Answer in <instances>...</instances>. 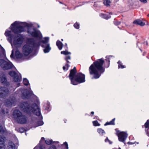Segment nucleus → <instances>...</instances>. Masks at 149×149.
<instances>
[{"instance_id": "1", "label": "nucleus", "mask_w": 149, "mask_h": 149, "mask_svg": "<svg viewBox=\"0 0 149 149\" xmlns=\"http://www.w3.org/2000/svg\"><path fill=\"white\" fill-rule=\"evenodd\" d=\"M19 23L18 22L16 21L13 24H12L11 26V31H6L5 35L6 36L9 37V39L10 40L13 38H14L13 41V44L14 46L16 47H20L23 41V38L22 36L19 34L17 35L12 34V33L15 34H18L20 33L25 31L24 27L21 26L17 25Z\"/></svg>"}, {"instance_id": "2", "label": "nucleus", "mask_w": 149, "mask_h": 149, "mask_svg": "<svg viewBox=\"0 0 149 149\" xmlns=\"http://www.w3.org/2000/svg\"><path fill=\"white\" fill-rule=\"evenodd\" d=\"M104 62V61L101 58L95 61L90 67L89 71L90 74H94L92 79L99 78L101 73L104 71V68L102 66Z\"/></svg>"}, {"instance_id": "3", "label": "nucleus", "mask_w": 149, "mask_h": 149, "mask_svg": "<svg viewBox=\"0 0 149 149\" xmlns=\"http://www.w3.org/2000/svg\"><path fill=\"white\" fill-rule=\"evenodd\" d=\"M21 109L29 115L33 113L37 116L41 115L39 107L35 103L29 104L26 102H23L20 104Z\"/></svg>"}, {"instance_id": "4", "label": "nucleus", "mask_w": 149, "mask_h": 149, "mask_svg": "<svg viewBox=\"0 0 149 149\" xmlns=\"http://www.w3.org/2000/svg\"><path fill=\"white\" fill-rule=\"evenodd\" d=\"M29 45H26L23 47V52L25 56H28L32 52L33 48H36L39 45V43H36L33 40L31 39Z\"/></svg>"}, {"instance_id": "5", "label": "nucleus", "mask_w": 149, "mask_h": 149, "mask_svg": "<svg viewBox=\"0 0 149 149\" xmlns=\"http://www.w3.org/2000/svg\"><path fill=\"white\" fill-rule=\"evenodd\" d=\"M13 118L18 123L21 124L26 123L27 121V118L24 115L18 110H15L13 114Z\"/></svg>"}, {"instance_id": "6", "label": "nucleus", "mask_w": 149, "mask_h": 149, "mask_svg": "<svg viewBox=\"0 0 149 149\" xmlns=\"http://www.w3.org/2000/svg\"><path fill=\"white\" fill-rule=\"evenodd\" d=\"M85 75L81 73H79L76 74H75L74 78H73V83L72 82L71 83L74 85H77V82L79 83H81L84 82Z\"/></svg>"}, {"instance_id": "7", "label": "nucleus", "mask_w": 149, "mask_h": 149, "mask_svg": "<svg viewBox=\"0 0 149 149\" xmlns=\"http://www.w3.org/2000/svg\"><path fill=\"white\" fill-rule=\"evenodd\" d=\"M0 65L3 69L7 70L11 68L13 65L10 62H7L3 59H0Z\"/></svg>"}, {"instance_id": "8", "label": "nucleus", "mask_w": 149, "mask_h": 149, "mask_svg": "<svg viewBox=\"0 0 149 149\" xmlns=\"http://www.w3.org/2000/svg\"><path fill=\"white\" fill-rule=\"evenodd\" d=\"M28 33L31 34L33 37H39L40 34L39 31L36 30V29L33 28H29L27 31Z\"/></svg>"}, {"instance_id": "9", "label": "nucleus", "mask_w": 149, "mask_h": 149, "mask_svg": "<svg viewBox=\"0 0 149 149\" xmlns=\"http://www.w3.org/2000/svg\"><path fill=\"white\" fill-rule=\"evenodd\" d=\"M9 91L5 87L0 86V97L4 98L7 97Z\"/></svg>"}, {"instance_id": "10", "label": "nucleus", "mask_w": 149, "mask_h": 149, "mask_svg": "<svg viewBox=\"0 0 149 149\" xmlns=\"http://www.w3.org/2000/svg\"><path fill=\"white\" fill-rule=\"evenodd\" d=\"M118 136L119 140L120 141L124 142L127 136V134L124 132H121L119 133Z\"/></svg>"}, {"instance_id": "11", "label": "nucleus", "mask_w": 149, "mask_h": 149, "mask_svg": "<svg viewBox=\"0 0 149 149\" xmlns=\"http://www.w3.org/2000/svg\"><path fill=\"white\" fill-rule=\"evenodd\" d=\"M1 83L4 85L8 86L10 85V83L7 81L6 77L5 74H2L0 75Z\"/></svg>"}, {"instance_id": "12", "label": "nucleus", "mask_w": 149, "mask_h": 149, "mask_svg": "<svg viewBox=\"0 0 149 149\" xmlns=\"http://www.w3.org/2000/svg\"><path fill=\"white\" fill-rule=\"evenodd\" d=\"M76 72V68L75 67L73 69H71L70 71L69 77L72 83H73V78L74 77Z\"/></svg>"}, {"instance_id": "13", "label": "nucleus", "mask_w": 149, "mask_h": 149, "mask_svg": "<svg viewBox=\"0 0 149 149\" xmlns=\"http://www.w3.org/2000/svg\"><path fill=\"white\" fill-rule=\"evenodd\" d=\"M22 97L23 99H27L29 98L30 94L26 89L24 90L22 92Z\"/></svg>"}, {"instance_id": "14", "label": "nucleus", "mask_w": 149, "mask_h": 149, "mask_svg": "<svg viewBox=\"0 0 149 149\" xmlns=\"http://www.w3.org/2000/svg\"><path fill=\"white\" fill-rule=\"evenodd\" d=\"M5 148L4 139L0 135V149H5Z\"/></svg>"}, {"instance_id": "15", "label": "nucleus", "mask_w": 149, "mask_h": 149, "mask_svg": "<svg viewBox=\"0 0 149 149\" xmlns=\"http://www.w3.org/2000/svg\"><path fill=\"white\" fill-rule=\"evenodd\" d=\"M134 24L139 25L140 26H143L145 25V23L141 21L139 19H137L135 20L133 22Z\"/></svg>"}, {"instance_id": "16", "label": "nucleus", "mask_w": 149, "mask_h": 149, "mask_svg": "<svg viewBox=\"0 0 149 149\" xmlns=\"http://www.w3.org/2000/svg\"><path fill=\"white\" fill-rule=\"evenodd\" d=\"M8 147L9 149H16L15 144L11 141L9 142Z\"/></svg>"}, {"instance_id": "17", "label": "nucleus", "mask_w": 149, "mask_h": 149, "mask_svg": "<svg viewBox=\"0 0 149 149\" xmlns=\"http://www.w3.org/2000/svg\"><path fill=\"white\" fill-rule=\"evenodd\" d=\"M15 56L17 58H21L23 56V55L18 50H16L15 52Z\"/></svg>"}, {"instance_id": "18", "label": "nucleus", "mask_w": 149, "mask_h": 149, "mask_svg": "<svg viewBox=\"0 0 149 149\" xmlns=\"http://www.w3.org/2000/svg\"><path fill=\"white\" fill-rule=\"evenodd\" d=\"M13 81L15 82H20L21 80L20 77H19L17 74H16V75L13 77Z\"/></svg>"}, {"instance_id": "19", "label": "nucleus", "mask_w": 149, "mask_h": 149, "mask_svg": "<svg viewBox=\"0 0 149 149\" xmlns=\"http://www.w3.org/2000/svg\"><path fill=\"white\" fill-rule=\"evenodd\" d=\"M12 100L7 99L6 100L5 105L8 107H10L12 104Z\"/></svg>"}, {"instance_id": "20", "label": "nucleus", "mask_w": 149, "mask_h": 149, "mask_svg": "<svg viewBox=\"0 0 149 149\" xmlns=\"http://www.w3.org/2000/svg\"><path fill=\"white\" fill-rule=\"evenodd\" d=\"M56 45L60 50L63 47L62 43L59 40H58L56 43Z\"/></svg>"}, {"instance_id": "21", "label": "nucleus", "mask_w": 149, "mask_h": 149, "mask_svg": "<svg viewBox=\"0 0 149 149\" xmlns=\"http://www.w3.org/2000/svg\"><path fill=\"white\" fill-rule=\"evenodd\" d=\"M51 48L49 47V44H47L45 49H44V52L45 53L48 52L50 50Z\"/></svg>"}, {"instance_id": "22", "label": "nucleus", "mask_w": 149, "mask_h": 149, "mask_svg": "<svg viewBox=\"0 0 149 149\" xmlns=\"http://www.w3.org/2000/svg\"><path fill=\"white\" fill-rule=\"evenodd\" d=\"M100 16L103 18L106 19H108L109 18H110L111 17L110 16L107 15H104L102 13L101 14Z\"/></svg>"}, {"instance_id": "23", "label": "nucleus", "mask_w": 149, "mask_h": 149, "mask_svg": "<svg viewBox=\"0 0 149 149\" xmlns=\"http://www.w3.org/2000/svg\"><path fill=\"white\" fill-rule=\"evenodd\" d=\"M6 132V130L5 128H3L2 126L0 125V133L3 134Z\"/></svg>"}, {"instance_id": "24", "label": "nucleus", "mask_w": 149, "mask_h": 149, "mask_svg": "<svg viewBox=\"0 0 149 149\" xmlns=\"http://www.w3.org/2000/svg\"><path fill=\"white\" fill-rule=\"evenodd\" d=\"M8 113V111H6V112L5 110L2 108H1V110L0 111V115L1 116L3 115L5 113L7 114Z\"/></svg>"}, {"instance_id": "25", "label": "nucleus", "mask_w": 149, "mask_h": 149, "mask_svg": "<svg viewBox=\"0 0 149 149\" xmlns=\"http://www.w3.org/2000/svg\"><path fill=\"white\" fill-rule=\"evenodd\" d=\"M9 74L11 77H13L17 74V73L16 72L14 71H10L9 72Z\"/></svg>"}, {"instance_id": "26", "label": "nucleus", "mask_w": 149, "mask_h": 149, "mask_svg": "<svg viewBox=\"0 0 149 149\" xmlns=\"http://www.w3.org/2000/svg\"><path fill=\"white\" fill-rule=\"evenodd\" d=\"M115 120V118H114L112 120L109 122H107L105 124V125H114V121Z\"/></svg>"}, {"instance_id": "27", "label": "nucleus", "mask_w": 149, "mask_h": 149, "mask_svg": "<svg viewBox=\"0 0 149 149\" xmlns=\"http://www.w3.org/2000/svg\"><path fill=\"white\" fill-rule=\"evenodd\" d=\"M104 4L106 6H109L110 1L109 0H105L103 2Z\"/></svg>"}, {"instance_id": "28", "label": "nucleus", "mask_w": 149, "mask_h": 149, "mask_svg": "<svg viewBox=\"0 0 149 149\" xmlns=\"http://www.w3.org/2000/svg\"><path fill=\"white\" fill-rule=\"evenodd\" d=\"M49 38L48 37H45L44 38V40H42V42L43 43L45 44L47 43L48 41Z\"/></svg>"}, {"instance_id": "29", "label": "nucleus", "mask_w": 149, "mask_h": 149, "mask_svg": "<svg viewBox=\"0 0 149 149\" xmlns=\"http://www.w3.org/2000/svg\"><path fill=\"white\" fill-rule=\"evenodd\" d=\"M23 82L24 84L26 86L28 85L29 83L28 80L26 78H24V79Z\"/></svg>"}, {"instance_id": "30", "label": "nucleus", "mask_w": 149, "mask_h": 149, "mask_svg": "<svg viewBox=\"0 0 149 149\" xmlns=\"http://www.w3.org/2000/svg\"><path fill=\"white\" fill-rule=\"evenodd\" d=\"M97 131L100 134H102L103 133H105L104 130H102V129L100 128L98 129L97 130Z\"/></svg>"}, {"instance_id": "31", "label": "nucleus", "mask_w": 149, "mask_h": 149, "mask_svg": "<svg viewBox=\"0 0 149 149\" xmlns=\"http://www.w3.org/2000/svg\"><path fill=\"white\" fill-rule=\"evenodd\" d=\"M93 125L95 126H100V124H99L98 121L97 120L93 121Z\"/></svg>"}, {"instance_id": "32", "label": "nucleus", "mask_w": 149, "mask_h": 149, "mask_svg": "<svg viewBox=\"0 0 149 149\" xmlns=\"http://www.w3.org/2000/svg\"><path fill=\"white\" fill-rule=\"evenodd\" d=\"M145 126L146 128L149 127V120H147Z\"/></svg>"}, {"instance_id": "33", "label": "nucleus", "mask_w": 149, "mask_h": 149, "mask_svg": "<svg viewBox=\"0 0 149 149\" xmlns=\"http://www.w3.org/2000/svg\"><path fill=\"white\" fill-rule=\"evenodd\" d=\"M45 142L46 144L48 145H49L52 143V141L49 140H47L45 141Z\"/></svg>"}, {"instance_id": "34", "label": "nucleus", "mask_w": 149, "mask_h": 149, "mask_svg": "<svg viewBox=\"0 0 149 149\" xmlns=\"http://www.w3.org/2000/svg\"><path fill=\"white\" fill-rule=\"evenodd\" d=\"M74 26L75 28L77 29H78L79 28V25L77 22L74 24Z\"/></svg>"}, {"instance_id": "35", "label": "nucleus", "mask_w": 149, "mask_h": 149, "mask_svg": "<svg viewBox=\"0 0 149 149\" xmlns=\"http://www.w3.org/2000/svg\"><path fill=\"white\" fill-rule=\"evenodd\" d=\"M24 130V129L23 128H20L19 129V131L20 132H23Z\"/></svg>"}, {"instance_id": "36", "label": "nucleus", "mask_w": 149, "mask_h": 149, "mask_svg": "<svg viewBox=\"0 0 149 149\" xmlns=\"http://www.w3.org/2000/svg\"><path fill=\"white\" fill-rule=\"evenodd\" d=\"M139 1L144 3H146L147 2V0H139Z\"/></svg>"}, {"instance_id": "37", "label": "nucleus", "mask_w": 149, "mask_h": 149, "mask_svg": "<svg viewBox=\"0 0 149 149\" xmlns=\"http://www.w3.org/2000/svg\"><path fill=\"white\" fill-rule=\"evenodd\" d=\"M49 149H56V147L55 146H50Z\"/></svg>"}, {"instance_id": "38", "label": "nucleus", "mask_w": 149, "mask_h": 149, "mask_svg": "<svg viewBox=\"0 0 149 149\" xmlns=\"http://www.w3.org/2000/svg\"><path fill=\"white\" fill-rule=\"evenodd\" d=\"M24 26H27L28 27H30V25L29 24L25 23H24Z\"/></svg>"}, {"instance_id": "39", "label": "nucleus", "mask_w": 149, "mask_h": 149, "mask_svg": "<svg viewBox=\"0 0 149 149\" xmlns=\"http://www.w3.org/2000/svg\"><path fill=\"white\" fill-rule=\"evenodd\" d=\"M70 56H68L66 57V58L65 59L67 61V62L68 63H69V61H68V59H70Z\"/></svg>"}, {"instance_id": "40", "label": "nucleus", "mask_w": 149, "mask_h": 149, "mask_svg": "<svg viewBox=\"0 0 149 149\" xmlns=\"http://www.w3.org/2000/svg\"><path fill=\"white\" fill-rule=\"evenodd\" d=\"M64 144L65 146V148H66V149H68V145L67 143L66 142H65L64 143Z\"/></svg>"}, {"instance_id": "41", "label": "nucleus", "mask_w": 149, "mask_h": 149, "mask_svg": "<svg viewBox=\"0 0 149 149\" xmlns=\"http://www.w3.org/2000/svg\"><path fill=\"white\" fill-rule=\"evenodd\" d=\"M125 68L124 66L121 64H119L118 65V68Z\"/></svg>"}, {"instance_id": "42", "label": "nucleus", "mask_w": 149, "mask_h": 149, "mask_svg": "<svg viewBox=\"0 0 149 149\" xmlns=\"http://www.w3.org/2000/svg\"><path fill=\"white\" fill-rule=\"evenodd\" d=\"M105 141L106 142H107V141H109V142L110 143V144L111 143H110V141L108 139V138H107L105 139Z\"/></svg>"}, {"instance_id": "43", "label": "nucleus", "mask_w": 149, "mask_h": 149, "mask_svg": "<svg viewBox=\"0 0 149 149\" xmlns=\"http://www.w3.org/2000/svg\"><path fill=\"white\" fill-rule=\"evenodd\" d=\"M65 52H65V51H63L61 52V54H66L65 53Z\"/></svg>"}, {"instance_id": "44", "label": "nucleus", "mask_w": 149, "mask_h": 149, "mask_svg": "<svg viewBox=\"0 0 149 149\" xmlns=\"http://www.w3.org/2000/svg\"><path fill=\"white\" fill-rule=\"evenodd\" d=\"M65 53L66 54H65V55H67V54H70V52H69L67 51H65Z\"/></svg>"}, {"instance_id": "45", "label": "nucleus", "mask_w": 149, "mask_h": 149, "mask_svg": "<svg viewBox=\"0 0 149 149\" xmlns=\"http://www.w3.org/2000/svg\"><path fill=\"white\" fill-rule=\"evenodd\" d=\"M120 23V22H118L117 23H116V24H115L118 25Z\"/></svg>"}, {"instance_id": "46", "label": "nucleus", "mask_w": 149, "mask_h": 149, "mask_svg": "<svg viewBox=\"0 0 149 149\" xmlns=\"http://www.w3.org/2000/svg\"><path fill=\"white\" fill-rule=\"evenodd\" d=\"M65 66H67V67L68 68L67 69V70H68V68L69 66V65L68 64H66Z\"/></svg>"}, {"instance_id": "47", "label": "nucleus", "mask_w": 149, "mask_h": 149, "mask_svg": "<svg viewBox=\"0 0 149 149\" xmlns=\"http://www.w3.org/2000/svg\"><path fill=\"white\" fill-rule=\"evenodd\" d=\"M63 68L64 70H65V66H63Z\"/></svg>"}, {"instance_id": "48", "label": "nucleus", "mask_w": 149, "mask_h": 149, "mask_svg": "<svg viewBox=\"0 0 149 149\" xmlns=\"http://www.w3.org/2000/svg\"><path fill=\"white\" fill-rule=\"evenodd\" d=\"M106 60H107V61H108V62L109 63V62H110V61L109 60V59H107Z\"/></svg>"}, {"instance_id": "49", "label": "nucleus", "mask_w": 149, "mask_h": 149, "mask_svg": "<svg viewBox=\"0 0 149 149\" xmlns=\"http://www.w3.org/2000/svg\"><path fill=\"white\" fill-rule=\"evenodd\" d=\"M118 63L119 64V65L120 64V61H118Z\"/></svg>"}, {"instance_id": "50", "label": "nucleus", "mask_w": 149, "mask_h": 149, "mask_svg": "<svg viewBox=\"0 0 149 149\" xmlns=\"http://www.w3.org/2000/svg\"><path fill=\"white\" fill-rule=\"evenodd\" d=\"M94 113V112L93 111H92L91 112V113L92 114H93Z\"/></svg>"}, {"instance_id": "51", "label": "nucleus", "mask_w": 149, "mask_h": 149, "mask_svg": "<svg viewBox=\"0 0 149 149\" xmlns=\"http://www.w3.org/2000/svg\"><path fill=\"white\" fill-rule=\"evenodd\" d=\"M40 123H41V124L40 125H42L43 124V122H40Z\"/></svg>"}, {"instance_id": "52", "label": "nucleus", "mask_w": 149, "mask_h": 149, "mask_svg": "<svg viewBox=\"0 0 149 149\" xmlns=\"http://www.w3.org/2000/svg\"><path fill=\"white\" fill-rule=\"evenodd\" d=\"M42 119V116L41 115L40 116V119Z\"/></svg>"}, {"instance_id": "53", "label": "nucleus", "mask_w": 149, "mask_h": 149, "mask_svg": "<svg viewBox=\"0 0 149 149\" xmlns=\"http://www.w3.org/2000/svg\"><path fill=\"white\" fill-rule=\"evenodd\" d=\"M12 56H13V55H12V54L10 55V56L11 57H12Z\"/></svg>"}, {"instance_id": "54", "label": "nucleus", "mask_w": 149, "mask_h": 149, "mask_svg": "<svg viewBox=\"0 0 149 149\" xmlns=\"http://www.w3.org/2000/svg\"><path fill=\"white\" fill-rule=\"evenodd\" d=\"M148 42H146V45H148Z\"/></svg>"}, {"instance_id": "55", "label": "nucleus", "mask_w": 149, "mask_h": 149, "mask_svg": "<svg viewBox=\"0 0 149 149\" xmlns=\"http://www.w3.org/2000/svg\"><path fill=\"white\" fill-rule=\"evenodd\" d=\"M109 14H112V13L111 12L110 13H109Z\"/></svg>"}, {"instance_id": "56", "label": "nucleus", "mask_w": 149, "mask_h": 149, "mask_svg": "<svg viewBox=\"0 0 149 149\" xmlns=\"http://www.w3.org/2000/svg\"><path fill=\"white\" fill-rule=\"evenodd\" d=\"M148 16H149V14L147 15Z\"/></svg>"}, {"instance_id": "57", "label": "nucleus", "mask_w": 149, "mask_h": 149, "mask_svg": "<svg viewBox=\"0 0 149 149\" xmlns=\"http://www.w3.org/2000/svg\"><path fill=\"white\" fill-rule=\"evenodd\" d=\"M42 139H44V138L42 137Z\"/></svg>"}, {"instance_id": "58", "label": "nucleus", "mask_w": 149, "mask_h": 149, "mask_svg": "<svg viewBox=\"0 0 149 149\" xmlns=\"http://www.w3.org/2000/svg\"><path fill=\"white\" fill-rule=\"evenodd\" d=\"M38 28H39V26H38Z\"/></svg>"}, {"instance_id": "59", "label": "nucleus", "mask_w": 149, "mask_h": 149, "mask_svg": "<svg viewBox=\"0 0 149 149\" xmlns=\"http://www.w3.org/2000/svg\"><path fill=\"white\" fill-rule=\"evenodd\" d=\"M61 40H62V41H63V39H61Z\"/></svg>"}, {"instance_id": "60", "label": "nucleus", "mask_w": 149, "mask_h": 149, "mask_svg": "<svg viewBox=\"0 0 149 149\" xmlns=\"http://www.w3.org/2000/svg\"><path fill=\"white\" fill-rule=\"evenodd\" d=\"M109 66H108V67H109Z\"/></svg>"}, {"instance_id": "61", "label": "nucleus", "mask_w": 149, "mask_h": 149, "mask_svg": "<svg viewBox=\"0 0 149 149\" xmlns=\"http://www.w3.org/2000/svg\"><path fill=\"white\" fill-rule=\"evenodd\" d=\"M119 149H120V148H119Z\"/></svg>"}]
</instances>
